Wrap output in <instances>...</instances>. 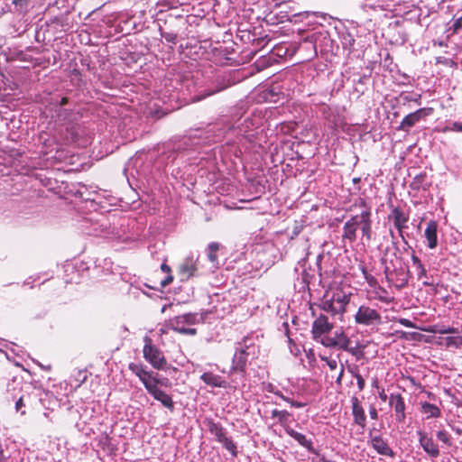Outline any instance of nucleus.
Wrapping results in <instances>:
<instances>
[{"mask_svg":"<svg viewBox=\"0 0 462 462\" xmlns=\"http://www.w3.org/2000/svg\"><path fill=\"white\" fill-rule=\"evenodd\" d=\"M355 205H357V203ZM358 207L362 208V212L352 216L343 226L342 238L343 240H347L350 243H354L356 240V230L358 226H360L362 235L365 240L368 242L372 240L373 230L371 207L364 199H359Z\"/></svg>","mask_w":462,"mask_h":462,"instance_id":"1","label":"nucleus"},{"mask_svg":"<svg viewBox=\"0 0 462 462\" xmlns=\"http://www.w3.org/2000/svg\"><path fill=\"white\" fill-rule=\"evenodd\" d=\"M238 345L240 346L236 347L232 358L231 371L245 374L249 356L255 355V346L254 344L247 345L246 338H244Z\"/></svg>","mask_w":462,"mask_h":462,"instance_id":"2","label":"nucleus"},{"mask_svg":"<svg viewBox=\"0 0 462 462\" xmlns=\"http://www.w3.org/2000/svg\"><path fill=\"white\" fill-rule=\"evenodd\" d=\"M128 369L139 378L146 391H148V385H154L155 387H159V385H167V383L159 378V374L157 373L148 371L145 365L142 363L132 362L128 365Z\"/></svg>","mask_w":462,"mask_h":462,"instance_id":"3","label":"nucleus"},{"mask_svg":"<svg viewBox=\"0 0 462 462\" xmlns=\"http://www.w3.org/2000/svg\"><path fill=\"white\" fill-rule=\"evenodd\" d=\"M144 359L157 370H163L167 365V360L163 353L152 344V339L146 337L145 344L143 348Z\"/></svg>","mask_w":462,"mask_h":462,"instance_id":"4","label":"nucleus"},{"mask_svg":"<svg viewBox=\"0 0 462 462\" xmlns=\"http://www.w3.org/2000/svg\"><path fill=\"white\" fill-rule=\"evenodd\" d=\"M196 320V314L186 313L169 319L167 326L170 329H172L180 334L194 336L197 334V329L192 328H186V326L195 324Z\"/></svg>","mask_w":462,"mask_h":462,"instance_id":"5","label":"nucleus"},{"mask_svg":"<svg viewBox=\"0 0 462 462\" xmlns=\"http://www.w3.org/2000/svg\"><path fill=\"white\" fill-rule=\"evenodd\" d=\"M396 267L393 270L384 268L385 279L389 284L393 285L397 289H402L408 284L410 271L405 263L398 264Z\"/></svg>","mask_w":462,"mask_h":462,"instance_id":"6","label":"nucleus"},{"mask_svg":"<svg viewBox=\"0 0 462 462\" xmlns=\"http://www.w3.org/2000/svg\"><path fill=\"white\" fill-rule=\"evenodd\" d=\"M355 322L365 327L378 326L382 323V316L377 310L361 305L355 315Z\"/></svg>","mask_w":462,"mask_h":462,"instance_id":"7","label":"nucleus"},{"mask_svg":"<svg viewBox=\"0 0 462 462\" xmlns=\"http://www.w3.org/2000/svg\"><path fill=\"white\" fill-rule=\"evenodd\" d=\"M334 328V324L328 321V319L326 315L320 314L319 315L315 320L312 322L311 327V335L312 338L315 341L320 343V340L324 337H328L327 335L331 332Z\"/></svg>","mask_w":462,"mask_h":462,"instance_id":"8","label":"nucleus"},{"mask_svg":"<svg viewBox=\"0 0 462 462\" xmlns=\"http://www.w3.org/2000/svg\"><path fill=\"white\" fill-rule=\"evenodd\" d=\"M350 338L342 329L336 331L334 337H324L320 340V344L326 347L338 348L341 350L347 349V346H350Z\"/></svg>","mask_w":462,"mask_h":462,"instance_id":"9","label":"nucleus"},{"mask_svg":"<svg viewBox=\"0 0 462 462\" xmlns=\"http://www.w3.org/2000/svg\"><path fill=\"white\" fill-rule=\"evenodd\" d=\"M431 111L432 108H420L415 112L407 115L398 126V130L409 132L410 129L418 122L430 116Z\"/></svg>","mask_w":462,"mask_h":462,"instance_id":"10","label":"nucleus"},{"mask_svg":"<svg viewBox=\"0 0 462 462\" xmlns=\"http://www.w3.org/2000/svg\"><path fill=\"white\" fill-rule=\"evenodd\" d=\"M389 217L393 219V225L398 230L400 236L404 239L403 230L408 228L409 214L405 213L400 207H394L392 208Z\"/></svg>","mask_w":462,"mask_h":462,"instance_id":"11","label":"nucleus"},{"mask_svg":"<svg viewBox=\"0 0 462 462\" xmlns=\"http://www.w3.org/2000/svg\"><path fill=\"white\" fill-rule=\"evenodd\" d=\"M389 404L394 410L396 420L398 422H404L406 419V405L403 397L400 393H392L389 398Z\"/></svg>","mask_w":462,"mask_h":462,"instance_id":"12","label":"nucleus"},{"mask_svg":"<svg viewBox=\"0 0 462 462\" xmlns=\"http://www.w3.org/2000/svg\"><path fill=\"white\" fill-rule=\"evenodd\" d=\"M419 442L423 450L431 457H438L439 456V449L438 445L434 442L431 437H429L426 432L418 430Z\"/></svg>","mask_w":462,"mask_h":462,"instance_id":"13","label":"nucleus"},{"mask_svg":"<svg viewBox=\"0 0 462 462\" xmlns=\"http://www.w3.org/2000/svg\"><path fill=\"white\" fill-rule=\"evenodd\" d=\"M147 393L153 397L154 400L160 402L162 405L171 411L174 410V402L170 394L160 389V387H155L148 385Z\"/></svg>","mask_w":462,"mask_h":462,"instance_id":"14","label":"nucleus"},{"mask_svg":"<svg viewBox=\"0 0 462 462\" xmlns=\"http://www.w3.org/2000/svg\"><path fill=\"white\" fill-rule=\"evenodd\" d=\"M352 402V415L354 419V422L360 426L363 430L366 425V417L365 414V411L363 407L360 405L359 400L357 397L354 396L351 399Z\"/></svg>","mask_w":462,"mask_h":462,"instance_id":"15","label":"nucleus"},{"mask_svg":"<svg viewBox=\"0 0 462 462\" xmlns=\"http://www.w3.org/2000/svg\"><path fill=\"white\" fill-rule=\"evenodd\" d=\"M438 223L434 220H430L425 229V237L427 245L430 249H434L438 245Z\"/></svg>","mask_w":462,"mask_h":462,"instance_id":"16","label":"nucleus"},{"mask_svg":"<svg viewBox=\"0 0 462 462\" xmlns=\"http://www.w3.org/2000/svg\"><path fill=\"white\" fill-rule=\"evenodd\" d=\"M372 447L380 454L393 457L394 453L388 443L381 437L374 436L371 439Z\"/></svg>","mask_w":462,"mask_h":462,"instance_id":"17","label":"nucleus"},{"mask_svg":"<svg viewBox=\"0 0 462 462\" xmlns=\"http://www.w3.org/2000/svg\"><path fill=\"white\" fill-rule=\"evenodd\" d=\"M204 423L207 426L208 431L216 437L218 442H221L222 439H224L226 437V430L219 422H216L211 418H207Z\"/></svg>","mask_w":462,"mask_h":462,"instance_id":"18","label":"nucleus"},{"mask_svg":"<svg viewBox=\"0 0 462 462\" xmlns=\"http://www.w3.org/2000/svg\"><path fill=\"white\" fill-rule=\"evenodd\" d=\"M201 381L208 386L211 387H226V381L222 378V376L213 374L211 372H206L200 376Z\"/></svg>","mask_w":462,"mask_h":462,"instance_id":"19","label":"nucleus"},{"mask_svg":"<svg viewBox=\"0 0 462 462\" xmlns=\"http://www.w3.org/2000/svg\"><path fill=\"white\" fill-rule=\"evenodd\" d=\"M333 300H335L334 307L337 315H343L346 310V306L350 301V295L343 292L333 293Z\"/></svg>","mask_w":462,"mask_h":462,"instance_id":"20","label":"nucleus"},{"mask_svg":"<svg viewBox=\"0 0 462 462\" xmlns=\"http://www.w3.org/2000/svg\"><path fill=\"white\" fill-rule=\"evenodd\" d=\"M399 248L397 246L394 247V250L393 252V256L394 259H389L388 258V252L390 251L389 248H386L384 251V254L383 257L381 258V263L383 264L384 268L393 269L396 268L395 266H398V264H403V261L402 257L397 255Z\"/></svg>","mask_w":462,"mask_h":462,"instance_id":"21","label":"nucleus"},{"mask_svg":"<svg viewBox=\"0 0 462 462\" xmlns=\"http://www.w3.org/2000/svg\"><path fill=\"white\" fill-rule=\"evenodd\" d=\"M410 187L413 190H426L430 187V182L428 180V175L426 172H420L418 175H416L411 184Z\"/></svg>","mask_w":462,"mask_h":462,"instance_id":"22","label":"nucleus"},{"mask_svg":"<svg viewBox=\"0 0 462 462\" xmlns=\"http://www.w3.org/2000/svg\"><path fill=\"white\" fill-rule=\"evenodd\" d=\"M180 275L181 276V281L188 280L191 276L195 274L197 272V266L196 263L192 259H186L180 265Z\"/></svg>","mask_w":462,"mask_h":462,"instance_id":"23","label":"nucleus"},{"mask_svg":"<svg viewBox=\"0 0 462 462\" xmlns=\"http://www.w3.org/2000/svg\"><path fill=\"white\" fill-rule=\"evenodd\" d=\"M286 433L293 438L300 445L306 448L309 450H312V441L308 439L305 435L294 430L290 427L285 428Z\"/></svg>","mask_w":462,"mask_h":462,"instance_id":"24","label":"nucleus"},{"mask_svg":"<svg viewBox=\"0 0 462 462\" xmlns=\"http://www.w3.org/2000/svg\"><path fill=\"white\" fill-rule=\"evenodd\" d=\"M420 405L421 411L426 415L427 419L439 418L441 416L440 409L437 405L427 402H421Z\"/></svg>","mask_w":462,"mask_h":462,"instance_id":"25","label":"nucleus"},{"mask_svg":"<svg viewBox=\"0 0 462 462\" xmlns=\"http://www.w3.org/2000/svg\"><path fill=\"white\" fill-rule=\"evenodd\" d=\"M291 416V414L289 411H285V410H283V411L273 410L272 411V418L273 419H275V418L278 419V422L282 426H283L284 429L286 427H288L287 426V422L289 421V419H290Z\"/></svg>","mask_w":462,"mask_h":462,"instance_id":"26","label":"nucleus"},{"mask_svg":"<svg viewBox=\"0 0 462 462\" xmlns=\"http://www.w3.org/2000/svg\"><path fill=\"white\" fill-rule=\"evenodd\" d=\"M411 262H412V264L416 267V270H417V274H418V279L419 280H421L423 277H427V271L424 267V265L422 264L420 259L414 254H411Z\"/></svg>","mask_w":462,"mask_h":462,"instance_id":"27","label":"nucleus"},{"mask_svg":"<svg viewBox=\"0 0 462 462\" xmlns=\"http://www.w3.org/2000/svg\"><path fill=\"white\" fill-rule=\"evenodd\" d=\"M335 300H333V296L331 299H323L321 302L319 304V308L328 313H330L332 316H336V309L334 307Z\"/></svg>","mask_w":462,"mask_h":462,"instance_id":"28","label":"nucleus"},{"mask_svg":"<svg viewBox=\"0 0 462 462\" xmlns=\"http://www.w3.org/2000/svg\"><path fill=\"white\" fill-rule=\"evenodd\" d=\"M219 244L217 242H212L208 246V258L210 262L215 263L217 261V251L219 250Z\"/></svg>","mask_w":462,"mask_h":462,"instance_id":"29","label":"nucleus"},{"mask_svg":"<svg viewBox=\"0 0 462 462\" xmlns=\"http://www.w3.org/2000/svg\"><path fill=\"white\" fill-rule=\"evenodd\" d=\"M224 448L228 450L233 457L237 456V447L236 444L232 440V439L226 437L220 442Z\"/></svg>","mask_w":462,"mask_h":462,"instance_id":"30","label":"nucleus"},{"mask_svg":"<svg viewBox=\"0 0 462 462\" xmlns=\"http://www.w3.org/2000/svg\"><path fill=\"white\" fill-rule=\"evenodd\" d=\"M303 227H304V225H303L302 221H295L290 238L291 239L296 238L300 235V233L303 230Z\"/></svg>","mask_w":462,"mask_h":462,"instance_id":"31","label":"nucleus"},{"mask_svg":"<svg viewBox=\"0 0 462 462\" xmlns=\"http://www.w3.org/2000/svg\"><path fill=\"white\" fill-rule=\"evenodd\" d=\"M344 351L348 352L353 356H355L357 360L362 359L365 356V352L358 347H350L347 346V349H345Z\"/></svg>","mask_w":462,"mask_h":462,"instance_id":"32","label":"nucleus"},{"mask_svg":"<svg viewBox=\"0 0 462 462\" xmlns=\"http://www.w3.org/2000/svg\"><path fill=\"white\" fill-rule=\"evenodd\" d=\"M443 132H461L462 133V123L453 122L449 125L444 127Z\"/></svg>","mask_w":462,"mask_h":462,"instance_id":"33","label":"nucleus"},{"mask_svg":"<svg viewBox=\"0 0 462 462\" xmlns=\"http://www.w3.org/2000/svg\"><path fill=\"white\" fill-rule=\"evenodd\" d=\"M321 360L324 361L327 365L329 367L331 371H336L338 367V363L336 359L327 357V356H320Z\"/></svg>","mask_w":462,"mask_h":462,"instance_id":"34","label":"nucleus"},{"mask_svg":"<svg viewBox=\"0 0 462 462\" xmlns=\"http://www.w3.org/2000/svg\"><path fill=\"white\" fill-rule=\"evenodd\" d=\"M437 438L439 440H440L441 442L450 446L451 445V442H450V436L449 434L446 431V430H439L437 432Z\"/></svg>","mask_w":462,"mask_h":462,"instance_id":"35","label":"nucleus"},{"mask_svg":"<svg viewBox=\"0 0 462 462\" xmlns=\"http://www.w3.org/2000/svg\"><path fill=\"white\" fill-rule=\"evenodd\" d=\"M276 394L278 396H280L283 401H285L286 402L290 403L292 407L301 408V407L304 406V403L293 401V400L288 398L287 396L283 395L282 393H276Z\"/></svg>","mask_w":462,"mask_h":462,"instance_id":"36","label":"nucleus"},{"mask_svg":"<svg viewBox=\"0 0 462 462\" xmlns=\"http://www.w3.org/2000/svg\"><path fill=\"white\" fill-rule=\"evenodd\" d=\"M353 376L356 379V383L359 391H363L365 386V382L363 376L358 373L352 372Z\"/></svg>","mask_w":462,"mask_h":462,"instance_id":"37","label":"nucleus"},{"mask_svg":"<svg viewBox=\"0 0 462 462\" xmlns=\"http://www.w3.org/2000/svg\"><path fill=\"white\" fill-rule=\"evenodd\" d=\"M222 89H224V88H217V89H215V90H211V91L206 92V93H204V94H202V95H199V96L194 97H193V101H194V102L200 101V100H202V99H204V98H206V97H209V96H211V95H214V94L217 93L218 91H220V90H222Z\"/></svg>","mask_w":462,"mask_h":462,"instance_id":"38","label":"nucleus"},{"mask_svg":"<svg viewBox=\"0 0 462 462\" xmlns=\"http://www.w3.org/2000/svg\"><path fill=\"white\" fill-rule=\"evenodd\" d=\"M25 395H22L15 402V410L16 411H20L22 415H24L26 412L23 411L22 408L25 406L24 404Z\"/></svg>","mask_w":462,"mask_h":462,"instance_id":"39","label":"nucleus"},{"mask_svg":"<svg viewBox=\"0 0 462 462\" xmlns=\"http://www.w3.org/2000/svg\"><path fill=\"white\" fill-rule=\"evenodd\" d=\"M462 29V16L456 19L452 25L453 33H457Z\"/></svg>","mask_w":462,"mask_h":462,"instance_id":"40","label":"nucleus"},{"mask_svg":"<svg viewBox=\"0 0 462 462\" xmlns=\"http://www.w3.org/2000/svg\"><path fill=\"white\" fill-rule=\"evenodd\" d=\"M362 273L366 280V282L370 284V285H374L375 283V278L369 274L365 269V267H363L362 268Z\"/></svg>","mask_w":462,"mask_h":462,"instance_id":"41","label":"nucleus"},{"mask_svg":"<svg viewBox=\"0 0 462 462\" xmlns=\"http://www.w3.org/2000/svg\"><path fill=\"white\" fill-rule=\"evenodd\" d=\"M398 322L401 325L404 326L405 328H415V324L411 320L405 319V318L399 319Z\"/></svg>","mask_w":462,"mask_h":462,"instance_id":"42","label":"nucleus"},{"mask_svg":"<svg viewBox=\"0 0 462 462\" xmlns=\"http://www.w3.org/2000/svg\"><path fill=\"white\" fill-rule=\"evenodd\" d=\"M438 332L440 334H454V333H457L458 330H457V328H455L452 327H447V328L438 330Z\"/></svg>","mask_w":462,"mask_h":462,"instance_id":"43","label":"nucleus"},{"mask_svg":"<svg viewBox=\"0 0 462 462\" xmlns=\"http://www.w3.org/2000/svg\"><path fill=\"white\" fill-rule=\"evenodd\" d=\"M173 282V276L168 273V276L161 282L162 287H166Z\"/></svg>","mask_w":462,"mask_h":462,"instance_id":"44","label":"nucleus"},{"mask_svg":"<svg viewBox=\"0 0 462 462\" xmlns=\"http://www.w3.org/2000/svg\"><path fill=\"white\" fill-rule=\"evenodd\" d=\"M162 36L165 38L167 42L175 43L177 40V35L173 33H164Z\"/></svg>","mask_w":462,"mask_h":462,"instance_id":"45","label":"nucleus"},{"mask_svg":"<svg viewBox=\"0 0 462 462\" xmlns=\"http://www.w3.org/2000/svg\"><path fill=\"white\" fill-rule=\"evenodd\" d=\"M12 4L15 6H26L31 0H11Z\"/></svg>","mask_w":462,"mask_h":462,"instance_id":"46","label":"nucleus"},{"mask_svg":"<svg viewBox=\"0 0 462 462\" xmlns=\"http://www.w3.org/2000/svg\"><path fill=\"white\" fill-rule=\"evenodd\" d=\"M343 375H344V365H340V368H339V371H338V374H337V379H336V382H337L338 384H340V383H341V381H342Z\"/></svg>","mask_w":462,"mask_h":462,"instance_id":"47","label":"nucleus"},{"mask_svg":"<svg viewBox=\"0 0 462 462\" xmlns=\"http://www.w3.org/2000/svg\"><path fill=\"white\" fill-rule=\"evenodd\" d=\"M369 415L373 420H376L378 418V412L374 406L370 407Z\"/></svg>","mask_w":462,"mask_h":462,"instance_id":"48","label":"nucleus"},{"mask_svg":"<svg viewBox=\"0 0 462 462\" xmlns=\"http://www.w3.org/2000/svg\"><path fill=\"white\" fill-rule=\"evenodd\" d=\"M161 269H162V272H164L166 273H171V267L167 263H163L161 265Z\"/></svg>","mask_w":462,"mask_h":462,"instance_id":"49","label":"nucleus"},{"mask_svg":"<svg viewBox=\"0 0 462 462\" xmlns=\"http://www.w3.org/2000/svg\"><path fill=\"white\" fill-rule=\"evenodd\" d=\"M0 462H7L2 444H0Z\"/></svg>","mask_w":462,"mask_h":462,"instance_id":"50","label":"nucleus"},{"mask_svg":"<svg viewBox=\"0 0 462 462\" xmlns=\"http://www.w3.org/2000/svg\"><path fill=\"white\" fill-rule=\"evenodd\" d=\"M109 441V438L106 434H103L100 438V443H102L103 445L105 444H107Z\"/></svg>","mask_w":462,"mask_h":462,"instance_id":"51","label":"nucleus"},{"mask_svg":"<svg viewBox=\"0 0 462 462\" xmlns=\"http://www.w3.org/2000/svg\"><path fill=\"white\" fill-rule=\"evenodd\" d=\"M379 397L380 399L383 401V402H386L387 401V395L386 393H384V390H383L382 392L379 393Z\"/></svg>","mask_w":462,"mask_h":462,"instance_id":"52","label":"nucleus"},{"mask_svg":"<svg viewBox=\"0 0 462 462\" xmlns=\"http://www.w3.org/2000/svg\"><path fill=\"white\" fill-rule=\"evenodd\" d=\"M68 102H69L68 97H63L60 99V106H65V105H67V104H68Z\"/></svg>","mask_w":462,"mask_h":462,"instance_id":"53","label":"nucleus"},{"mask_svg":"<svg viewBox=\"0 0 462 462\" xmlns=\"http://www.w3.org/2000/svg\"><path fill=\"white\" fill-rule=\"evenodd\" d=\"M423 284H424V285H426V286H430V285H431V283H430V282H427V281H424V282H423Z\"/></svg>","mask_w":462,"mask_h":462,"instance_id":"54","label":"nucleus"},{"mask_svg":"<svg viewBox=\"0 0 462 462\" xmlns=\"http://www.w3.org/2000/svg\"><path fill=\"white\" fill-rule=\"evenodd\" d=\"M452 340H453V337H448V344L449 345Z\"/></svg>","mask_w":462,"mask_h":462,"instance_id":"55","label":"nucleus"},{"mask_svg":"<svg viewBox=\"0 0 462 462\" xmlns=\"http://www.w3.org/2000/svg\"><path fill=\"white\" fill-rule=\"evenodd\" d=\"M388 258L389 259H394L393 256V253L391 254H388Z\"/></svg>","mask_w":462,"mask_h":462,"instance_id":"56","label":"nucleus"},{"mask_svg":"<svg viewBox=\"0 0 462 462\" xmlns=\"http://www.w3.org/2000/svg\"><path fill=\"white\" fill-rule=\"evenodd\" d=\"M457 433L460 434L461 433V430L457 429Z\"/></svg>","mask_w":462,"mask_h":462,"instance_id":"57","label":"nucleus"}]
</instances>
